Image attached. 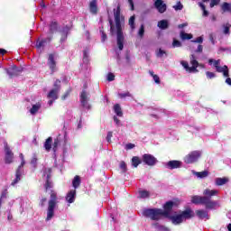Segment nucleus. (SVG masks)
<instances>
[{
  "instance_id": "f257e3e1",
  "label": "nucleus",
  "mask_w": 231,
  "mask_h": 231,
  "mask_svg": "<svg viewBox=\"0 0 231 231\" xmlns=\"http://www.w3.org/2000/svg\"><path fill=\"white\" fill-rule=\"evenodd\" d=\"M180 205H181V200H180V199H174L173 200L165 202L162 206V216L164 217H168V219L171 221L172 225H181V223H184V221L196 217V214L190 207L185 208L184 210H180L177 215L171 216L172 209L174 208H178Z\"/></svg>"
},
{
  "instance_id": "f03ea898",
  "label": "nucleus",
  "mask_w": 231,
  "mask_h": 231,
  "mask_svg": "<svg viewBox=\"0 0 231 231\" xmlns=\"http://www.w3.org/2000/svg\"><path fill=\"white\" fill-rule=\"evenodd\" d=\"M113 12L116 25L113 23V20L110 18L108 20L110 25V34L115 35V33H116L117 46L120 51H122V50H124V41H125V37L124 36V31L122 30V24L125 23V18L124 17V15H122V9L120 8V4L117 5L116 9H114Z\"/></svg>"
},
{
  "instance_id": "7ed1b4c3",
  "label": "nucleus",
  "mask_w": 231,
  "mask_h": 231,
  "mask_svg": "<svg viewBox=\"0 0 231 231\" xmlns=\"http://www.w3.org/2000/svg\"><path fill=\"white\" fill-rule=\"evenodd\" d=\"M193 205H204L207 210H214L217 207V201L210 199L208 197L194 195L191 197Z\"/></svg>"
},
{
  "instance_id": "20e7f679",
  "label": "nucleus",
  "mask_w": 231,
  "mask_h": 231,
  "mask_svg": "<svg viewBox=\"0 0 231 231\" xmlns=\"http://www.w3.org/2000/svg\"><path fill=\"white\" fill-rule=\"evenodd\" d=\"M55 207H57V192L51 189V199L48 202L47 217L45 218V221H51V219H53V216H55Z\"/></svg>"
},
{
  "instance_id": "39448f33",
  "label": "nucleus",
  "mask_w": 231,
  "mask_h": 231,
  "mask_svg": "<svg viewBox=\"0 0 231 231\" xmlns=\"http://www.w3.org/2000/svg\"><path fill=\"white\" fill-rule=\"evenodd\" d=\"M143 216L152 219V221H160L163 216V213L162 212V208H146L143 211Z\"/></svg>"
},
{
  "instance_id": "423d86ee",
  "label": "nucleus",
  "mask_w": 231,
  "mask_h": 231,
  "mask_svg": "<svg viewBox=\"0 0 231 231\" xmlns=\"http://www.w3.org/2000/svg\"><path fill=\"white\" fill-rule=\"evenodd\" d=\"M199 158H201V152L193 151L184 157V162L188 164L196 163Z\"/></svg>"
},
{
  "instance_id": "0eeeda50",
  "label": "nucleus",
  "mask_w": 231,
  "mask_h": 231,
  "mask_svg": "<svg viewBox=\"0 0 231 231\" xmlns=\"http://www.w3.org/2000/svg\"><path fill=\"white\" fill-rule=\"evenodd\" d=\"M79 102L81 106L85 109H91V104H89V94L86 90H82L79 96Z\"/></svg>"
},
{
  "instance_id": "6e6552de",
  "label": "nucleus",
  "mask_w": 231,
  "mask_h": 231,
  "mask_svg": "<svg viewBox=\"0 0 231 231\" xmlns=\"http://www.w3.org/2000/svg\"><path fill=\"white\" fill-rule=\"evenodd\" d=\"M43 176H46V182L44 184V189L48 192L49 189L53 188V182L51 181V168H45L43 170Z\"/></svg>"
},
{
  "instance_id": "1a4fd4ad",
  "label": "nucleus",
  "mask_w": 231,
  "mask_h": 231,
  "mask_svg": "<svg viewBox=\"0 0 231 231\" xmlns=\"http://www.w3.org/2000/svg\"><path fill=\"white\" fill-rule=\"evenodd\" d=\"M143 162H144V165H148V167H154V165L158 163V159L151 153H144L143 155Z\"/></svg>"
},
{
  "instance_id": "9d476101",
  "label": "nucleus",
  "mask_w": 231,
  "mask_h": 231,
  "mask_svg": "<svg viewBox=\"0 0 231 231\" xmlns=\"http://www.w3.org/2000/svg\"><path fill=\"white\" fill-rule=\"evenodd\" d=\"M47 66H49L51 75H53V73L57 71V61H55V54H49Z\"/></svg>"
},
{
  "instance_id": "9b49d317",
  "label": "nucleus",
  "mask_w": 231,
  "mask_h": 231,
  "mask_svg": "<svg viewBox=\"0 0 231 231\" xmlns=\"http://www.w3.org/2000/svg\"><path fill=\"white\" fill-rule=\"evenodd\" d=\"M5 163L6 164L14 163V152H12L8 143L5 144Z\"/></svg>"
},
{
  "instance_id": "f8f14e48",
  "label": "nucleus",
  "mask_w": 231,
  "mask_h": 231,
  "mask_svg": "<svg viewBox=\"0 0 231 231\" xmlns=\"http://www.w3.org/2000/svg\"><path fill=\"white\" fill-rule=\"evenodd\" d=\"M153 6L158 10L159 14H165L167 12V5L163 3V0H156Z\"/></svg>"
},
{
  "instance_id": "ddd939ff",
  "label": "nucleus",
  "mask_w": 231,
  "mask_h": 231,
  "mask_svg": "<svg viewBox=\"0 0 231 231\" xmlns=\"http://www.w3.org/2000/svg\"><path fill=\"white\" fill-rule=\"evenodd\" d=\"M59 30V23L57 22H51L49 25V32L47 37H51L53 40L54 33Z\"/></svg>"
},
{
  "instance_id": "4468645a",
  "label": "nucleus",
  "mask_w": 231,
  "mask_h": 231,
  "mask_svg": "<svg viewBox=\"0 0 231 231\" xmlns=\"http://www.w3.org/2000/svg\"><path fill=\"white\" fill-rule=\"evenodd\" d=\"M190 71L192 73H198V67L199 66V62L196 60V56L194 54H191L190 57Z\"/></svg>"
},
{
  "instance_id": "2eb2a0df",
  "label": "nucleus",
  "mask_w": 231,
  "mask_h": 231,
  "mask_svg": "<svg viewBox=\"0 0 231 231\" xmlns=\"http://www.w3.org/2000/svg\"><path fill=\"white\" fill-rule=\"evenodd\" d=\"M51 41H53V40L49 36H47L44 39L38 40L36 42V48L38 50H41V48H44V46H46V44H50V42H51Z\"/></svg>"
},
{
  "instance_id": "dca6fc26",
  "label": "nucleus",
  "mask_w": 231,
  "mask_h": 231,
  "mask_svg": "<svg viewBox=\"0 0 231 231\" xmlns=\"http://www.w3.org/2000/svg\"><path fill=\"white\" fill-rule=\"evenodd\" d=\"M6 73L10 77V79H14V77H19L21 69H19L17 66H13L11 69L6 70Z\"/></svg>"
},
{
  "instance_id": "f3484780",
  "label": "nucleus",
  "mask_w": 231,
  "mask_h": 231,
  "mask_svg": "<svg viewBox=\"0 0 231 231\" xmlns=\"http://www.w3.org/2000/svg\"><path fill=\"white\" fill-rule=\"evenodd\" d=\"M194 214H196L199 219H210V217L208 216V211L205 209H198L194 212Z\"/></svg>"
},
{
  "instance_id": "a211bd4d",
  "label": "nucleus",
  "mask_w": 231,
  "mask_h": 231,
  "mask_svg": "<svg viewBox=\"0 0 231 231\" xmlns=\"http://www.w3.org/2000/svg\"><path fill=\"white\" fill-rule=\"evenodd\" d=\"M167 169H170L171 171L174 169H180L181 167V162L180 161H169L166 163Z\"/></svg>"
},
{
  "instance_id": "6ab92c4d",
  "label": "nucleus",
  "mask_w": 231,
  "mask_h": 231,
  "mask_svg": "<svg viewBox=\"0 0 231 231\" xmlns=\"http://www.w3.org/2000/svg\"><path fill=\"white\" fill-rule=\"evenodd\" d=\"M77 196V189H71L66 196L68 203H75V197Z\"/></svg>"
},
{
  "instance_id": "aec40b11",
  "label": "nucleus",
  "mask_w": 231,
  "mask_h": 231,
  "mask_svg": "<svg viewBox=\"0 0 231 231\" xmlns=\"http://www.w3.org/2000/svg\"><path fill=\"white\" fill-rule=\"evenodd\" d=\"M217 194H219V191H217V189H206L203 191L204 198H209V199H211L212 196H217Z\"/></svg>"
},
{
  "instance_id": "412c9836",
  "label": "nucleus",
  "mask_w": 231,
  "mask_h": 231,
  "mask_svg": "<svg viewBox=\"0 0 231 231\" xmlns=\"http://www.w3.org/2000/svg\"><path fill=\"white\" fill-rule=\"evenodd\" d=\"M21 176H23V171L16 169L15 179L11 182L12 187H15L21 181Z\"/></svg>"
},
{
  "instance_id": "4be33fe9",
  "label": "nucleus",
  "mask_w": 231,
  "mask_h": 231,
  "mask_svg": "<svg viewBox=\"0 0 231 231\" xmlns=\"http://www.w3.org/2000/svg\"><path fill=\"white\" fill-rule=\"evenodd\" d=\"M89 10L94 15L98 14V6L97 5V0H92L89 4Z\"/></svg>"
},
{
  "instance_id": "5701e85b",
  "label": "nucleus",
  "mask_w": 231,
  "mask_h": 231,
  "mask_svg": "<svg viewBox=\"0 0 231 231\" xmlns=\"http://www.w3.org/2000/svg\"><path fill=\"white\" fill-rule=\"evenodd\" d=\"M217 73H223L224 77H230L228 73V66L224 65L223 67L219 66L216 68Z\"/></svg>"
},
{
  "instance_id": "b1692460",
  "label": "nucleus",
  "mask_w": 231,
  "mask_h": 231,
  "mask_svg": "<svg viewBox=\"0 0 231 231\" xmlns=\"http://www.w3.org/2000/svg\"><path fill=\"white\" fill-rule=\"evenodd\" d=\"M222 14H226V12H229L231 14V3L224 2L220 5Z\"/></svg>"
},
{
  "instance_id": "393cba45",
  "label": "nucleus",
  "mask_w": 231,
  "mask_h": 231,
  "mask_svg": "<svg viewBox=\"0 0 231 231\" xmlns=\"http://www.w3.org/2000/svg\"><path fill=\"white\" fill-rule=\"evenodd\" d=\"M215 181H216V185L217 187H221L223 185H226V183H228L229 180L226 177H223V178H217Z\"/></svg>"
},
{
  "instance_id": "a878e982",
  "label": "nucleus",
  "mask_w": 231,
  "mask_h": 231,
  "mask_svg": "<svg viewBox=\"0 0 231 231\" xmlns=\"http://www.w3.org/2000/svg\"><path fill=\"white\" fill-rule=\"evenodd\" d=\"M47 98H51V100H57L59 98V90L52 88L47 95Z\"/></svg>"
},
{
  "instance_id": "bb28decb",
  "label": "nucleus",
  "mask_w": 231,
  "mask_h": 231,
  "mask_svg": "<svg viewBox=\"0 0 231 231\" xmlns=\"http://www.w3.org/2000/svg\"><path fill=\"white\" fill-rule=\"evenodd\" d=\"M157 26L161 30H167V28H169V21H167V20H161V21L158 22Z\"/></svg>"
},
{
  "instance_id": "cd10ccee",
  "label": "nucleus",
  "mask_w": 231,
  "mask_h": 231,
  "mask_svg": "<svg viewBox=\"0 0 231 231\" xmlns=\"http://www.w3.org/2000/svg\"><path fill=\"white\" fill-rule=\"evenodd\" d=\"M51 143H53V138L51 137L47 138L44 143V148L48 152L51 151Z\"/></svg>"
},
{
  "instance_id": "c85d7f7f",
  "label": "nucleus",
  "mask_w": 231,
  "mask_h": 231,
  "mask_svg": "<svg viewBox=\"0 0 231 231\" xmlns=\"http://www.w3.org/2000/svg\"><path fill=\"white\" fill-rule=\"evenodd\" d=\"M80 183H81L80 176L76 175L72 180V187L74 189H79L80 187Z\"/></svg>"
},
{
  "instance_id": "c756f323",
  "label": "nucleus",
  "mask_w": 231,
  "mask_h": 231,
  "mask_svg": "<svg viewBox=\"0 0 231 231\" xmlns=\"http://www.w3.org/2000/svg\"><path fill=\"white\" fill-rule=\"evenodd\" d=\"M180 36L182 41H190V39L193 37L191 33H187L184 31L180 32Z\"/></svg>"
},
{
  "instance_id": "7c9ffc66",
  "label": "nucleus",
  "mask_w": 231,
  "mask_h": 231,
  "mask_svg": "<svg viewBox=\"0 0 231 231\" xmlns=\"http://www.w3.org/2000/svg\"><path fill=\"white\" fill-rule=\"evenodd\" d=\"M134 21H136V16L132 15L128 20V24L132 30V32H134V29L136 28V25L134 23Z\"/></svg>"
},
{
  "instance_id": "2f4dec72",
  "label": "nucleus",
  "mask_w": 231,
  "mask_h": 231,
  "mask_svg": "<svg viewBox=\"0 0 231 231\" xmlns=\"http://www.w3.org/2000/svg\"><path fill=\"white\" fill-rule=\"evenodd\" d=\"M39 109H41V103L32 105V108L30 109L31 115H36L39 112Z\"/></svg>"
},
{
  "instance_id": "473e14b6",
  "label": "nucleus",
  "mask_w": 231,
  "mask_h": 231,
  "mask_svg": "<svg viewBox=\"0 0 231 231\" xmlns=\"http://www.w3.org/2000/svg\"><path fill=\"white\" fill-rule=\"evenodd\" d=\"M114 111L118 116H124V112H122V106H120V104H116L114 106Z\"/></svg>"
},
{
  "instance_id": "72a5a7b5",
  "label": "nucleus",
  "mask_w": 231,
  "mask_h": 231,
  "mask_svg": "<svg viewBox=\"0 0 231 231\" xmlns=\"http://www.w3.org/2000/svg\"><path fill=\"white\" fill-rule=\"evenodd\" d=\"M142 163V160H140V157L138 156H134L132 158V165L133 167H134L135 169L138 167V165H140Z\"/></svg>"
},
{
  "instance_id": "f704fd0d",
  "label": "nucleus",
  "mask_w": 231,
  "mask_h": 231,
  "mask_svg": "<svg viewBox=\"0 0 231 231\" xmlns=\"http://www.w3.org/2000/svg\"><path fill=\"white\" fill-rule=\"evenodd\" d=\"M199 6L201 8L203 12V17H208V11H207V7L205 6V5L201 2H199Z\"/></svg>"
},
{
  "instance_id": "c9c22d12",
  "label": "nucleus",
  "mask_w": 231,
  "mask_h": 231,
  "mask_svg": "<svg viewBox=\"0 0 231 231\" xmlns=\"http://www.w3.org/2000/svg\"><path fill=\"white\" fill-rule=\"evenodd\" d=\"M153 226H155L159 231H171L169 227L162 226L160 223H154Z\"/></svg>"
},
{
  "instance_id": "e433bc0d",
  "label": "nucleus",
  "mask_w": 231,
  "mask_h": 231,
  "mask_svg": "<svg viewBox=\"0 0 231 231\" xmlns=\"http://www.w3.org/2000/svg\"><path fill=\"white\" fill-rule=\"evenodd\" d=\"M139 196L142 199H145L151 196V193L147 190L139 191Z\"/></svg>"
},
{
  "instance_id": "4c0bfd02",
  "label": "nucleus",
  "mask_w": 231,
  "mask_h": 231,
  "mask_svg": "<svg viewBox=\"0 0 231 231\" xmlns=\"http://www.w3.org/2000/svg\"><path fill=\"white\" fill-rule=\"evenodd\" d=\"M223 28H224L223 33L225 35L230 34V28H231L230 23H226V24H224Z\"/></svg>"
},
{
  "instance_id": "58836bf2",
  "label": "nucleus",
  "mask_w": 231,
  "mask_h": 231,
  "mask_svg": "<svg viewBox=\"0 0 231 231\" xmlns=\"http://www.w3.org/2000/svg\"><path fill=\"white\" fill-rule=\"evenodd\" d=\"M149 74L151 75V77H152L155 84H160V77L156 74H154V71L152 70H149Z\"/></svg>"
},
{
  "instance_id": "ea45409f",
  "label": "nucleus",
  "mask_w": 231,
  "mask_h": 231,
  "mask_svg": "<svg viewBox=\"0 0 231 231\" xmlns=\"http://www.w3.org/2000/svg\"><path fill=\"white\" fill-rule=\"evenodd\" d=\"M195 174L198 178L203 179V178H207V176H208V171H197Z\"/></svg>"
},
{
  "instance_id": "a19ab883",
  "label": "nucleus",
  "mask_w": 231,
  "mask_h": 231,
  "mask_svg": "<svg viewBox=\"0 0 231 231\" xmlns=\"http://www.w3.org/2000/svg\"><path fill=\"white\" fill-rule=\"evenodd\" d=\"M118 97H119V98H126V97H129L130 98H133V94L129 91H126L125 93H119Z\"/></svg>"
},
{
  "instance_id": "79ce46f5",
  "label": "nucleus",
  "mask_w": 231,
  "mask_h": 231,
  "mask_svg": "<svg viewBox=\"0 0 231 231\" xmlns=\"http://www.w3.org/2000/svg\"><path fill=\"white\" fill-rule=\"evenodd\" d=\"M138 35L141 39H143V35H145V26L143 24L141 25L138 31Z\"/></svg>"
},
{
  "instance_id": "37998d69",
  "label": "nucleus",
  "mask_w": 231,
  "mask_h": 231,
  "mask_svg": "<svg viewBox=\"0 0 231 231\" xmlns=\"http://www.w3.org/2000/svg\"><path fill=\"white\" fill-rule=\"evenodd\" d=\"M180 64L184 67V69H186V71H189V73H192V70H190V67L189 66V62L182 60Z\"/></svg>"
},
{
  "instance_id": "c03bdc74",
  "label": "nucleus",
  "mask_w": 231,
  "mask_h": 231,
  "mask_svg": "<svg viewBox=\"0 0 231 231\" xmlns=\"http://www.w3.org/2000/svg\"><path fill=\"white\" fill-rule=\"evenodd\" d=\"M53 89L57 91H60V79H56L53 84Z\"/></svg>"
},
{
  "instance_id": "a18cd8bd",
  "label": "nucleus",
  "mask_w": 231,
  "mask_h": 231,
  "mask_svg": "<svg viewBox=\"0 0 231 231\" xmlns=\"http://www.w3.org/2000/svg\"><path fill=\"white\" fill-rule=\"evenodd\" d=\"M209 64H212L213 62V66L216 68L219 67V64H221V60H213L212 59L208 60Z\"/></svg>"
},
{
  "instance_id": "49530a36",
  "label": "nucleus",
  "mask_w": 231,
  "mask_h": 231,
  "mask_svg": "<svg viewBox=\"0 0 231 231\" xmlns=\"http://www.w3.org/2000/svg\"><path fill=\"white\" fill-rule=\"evenodd\" d=\"M120 169L122 172H127V164L125 163V162L122 161L120 162Z\"/></svg>"
},
{
  "instance_id": "de8ad7c7",
  "label": "nucleus",
  "mask_w": 231,
  "mask_h": 231,
  "mask_svg": "<svg viewBox=\"0 0 231 231\" xmlns=\"http://www.w3.org/2000/svg\"><path fill=\"white\" fill-rule=\"evenodd\" d=\"M173 8L175 9L176 12L180 11V10H183V5L181 4V2H177L176 5H173Z\"/></svg>"
},
{
  "instance_id": "09e8293b",
  "label": "nucleus",
  "mask_w": 231,
  "mask_h": 231,
  "mask_svg": "<svg viewBox=\"0 0 231 231\" xmlns=\"http://www.w3.org/2000/svg\"><path fill=\"white\" fill-rule=\"evenodd\" d=\"M172 46H173V48H181V42H180L176 39H173Z\"/></svg>"
},
{
  "instance_id": "8fccbe9b",
  "label": "nucleus",
  "mask_w": 231,
  "mask_h": 231,
  "mask_svg": "<svg viewBox=\"0 0 231 231\" xmlns=\"http://www.w3.org/2000/svg\"><path fill=\"white\" fill-rule=\"evenodd\" d=\"M60 143V141L59 139H54V143L52 144L53 152L57 151V147H59V144Z\"/></svg>"
},
{
  "instance_id": "3c124183",
  "label": "nucleus",
  "mask_w": 231,
  "mask_h": 231,
  "mask_svg": "<svg viewBox=\"0 0 231 231\" xmlns=\"http://www.w3.org/2000/svg\"><path fill=\"white\" fill-rule=\"evenodd\" d=\"M71 93V88L68 89L63 96H61V100H66Z\"/></svg>"
},
{
  "instance_id": "603ef678",
  "label": "nucleus",
  "mask_w": 231,
  "mask_h": 231,
  "mask_svg": "<svg viewBox=\"0 0 231 231\" xmlns=\"http://www.w3.org/2000/svg\"><path fill=\"white\" fill-rule=\"evenodd\" d=\"M221 0H211L209 6L210 8H214V6H217Z\"/></svg>"
},
{
  "instance_id": "864d4df0",
  "label": "nucleus",
  "mask_w": 231,
  "mask_h": 231,
  "mask_svg": "<svg viewBox=\"0 0 231 231\" xmlns=\"http://www.w3.org/2000/svg\"><path fill=\"white\" fill-rule=\"evenodd\" d=\"M101 33V41L103 42H106L107 41V34L104 31H100Z\"/></svg>"
},
{
  "instance_id": "5fc2aeb1",
  "label": "nucleus",
  "mask_w": 231,
  "mask_h": 231,
  "mask_svg": "<svg viewBox=\"0 0 231 231\" xmlns=\"http://www.w3.org/2000/svg\"><path fill=\"white\" fill-rule=\"evenodd\" d=\"M66 39H68V32L63 31L61 32L60 42H64V41H66Z\"/></svg>"
},
{
  "instance_id": "6e6d98bb",
  "label": "nucleus",
  "mask_w": 231,
  "mask_h": 231,
  "mask_svg": "<svg viewBox=\"0 0 231 231\" xmlns=\"http://www.w3.org/2000/svg\"><path fill=\"white\" fill-rule=\"evenodd\" d=\"M106 80H108V82H113V80H115V74L113 73H108L107 74V78H106Z\"/></svg>"
},
{
  "instance_id": "4d7b16f0",
  "label": "nucleus",
  "mask_w": 231,
  "mask_h": 231,
  "mask_svg": "<svg viewBox=\"0 0 231 231\" xmlns=\"http://www.w3.org/2000/svg\"><path fill=\"white\" fill-rule=\"evenodd\" d=\"M6 196H8V189H5L2 191L0 199H2V200L5 199V198H6Z\"/></svg>"
},
{
  "instance_id": "13d9d810",
  "label": "nucleus",
  "mask_w": 231,
  "mask_h": 231,
  "mask_svg": "<svg viewBox=\"0 0 231 231\" xmlns=\"http://www.w3.org/2000/svg\"><path fill=\"white\" fill-rule=\"evenodd\" d=\"M206 76L208 77V79H215L216 73L210 72V71H207L206 72Z\"/></svg>"
},
{
  "instance_id": "bf43d9fd",
  "label": "nucleus",
  "mask_w": 231,
  "mask_h": 231,
  "mask_svg": "<svg viewBox=\"0 0 231 231\" xmlns=\"http://www.w3.org/2000/svg\"><path fill=\"white\" fill-rule=\"evenodd\" d=\"M163 55H167V52L162 49H159V51L157 53V57H163Z\"/></svg>"
},
{
  "instance_id": "052dcab7",
  "label": "nucleus",
  "mask_w": 231,
  "mask_h": 231,
  "mask_svg": "<svg viewBox=\"0 0 231 231\" xmlns=\"http://www.w3.org/2000/svg\"><path fill=\"white\" fill-rule=\"evenodd\" d=\"M112 138H113V132H108L106 135V142L110 143Z\"/></svg>"
},
{
  "instance_id": "680f3d73",
  "label": "nucleus",
  "mask_w": 231,
  "mask_h": 231,
  "mask_svg": "<svg viewBox=\"0 0 231 231\" xmlns=\"http://www.w3.org/2000/svg\"><path fill=\"white\" fill-rule=\"evenodd\" d=\"M37 157L34 156L32 157V159L31 160V165H33V167H37Z\"/></svg>"
},
{
  "instance_id": "e2e57ef3",
  "label": "nucleus",
  "mask_w": 231,
  "mask_h": 231,
  "mask_svg": "<svg viewBox=\"0 0 231 231\" xmlns=\"http://www.w3.org/2000/svg\"><path fill=\"white\" fill-rule=\"evenodd\" d=\"M134 147H135L134 143H127V144L125 145L126 151H129V150H131V149H134Z\"/></svg>"
},
{
  "instance_id": "0e129e2a",
  "label": "nucleus",
  "mask_w": 231,
  "mask_h": 231,
  "mask_svg": "<svg viewBox=\"0 0 231 231\" xmlns=\"http://www.w3.org/2000/svg\"><path fill=\"white\" fill-rule=\"evenodd\" d=\"M195 51L196 53H203V45L199 44Z\"/></svg>"
},
{
  "instance_id": "69168bd1",
  "label": "nucleus",
  "mask_w": 231,
  "mask_h": 231,
  "mask_svg": "<svg viewBox=\"0 0 231 231\" xmlns=\"http://www.w3.org/2000/svg\"><path fill=\"white\" fill-rule=\"evenodd\" d=\"M193 42H198L199 44H201L203 42V38L201 36L198 37Z\"/></svg>"
},
{
  "instance_id": "338daca9",
  "label": "nucleus",
  "mask_w": 231,
  "mask_h": 231,
  "mask_svg": "<svg viewBox=\"0 0 231 231\" xmlns=\"http://www.w3.org/2000/svg\"><path fill=\"white\" fill-rule=\"evenodd\" d=\"M25 163H26V162L24 160H23L17 169H19V171H23V167H24Z\"/></svg>"
},
{
  "instance_id": "774afa93",
  "label": "nucleus",
  "mask_w": 231,
  "mask_h": 231,
  "mask_svg": "<svg viewBox=\"0 0 231 231\" xmlns=\"http://www.w3.org/2000/svg\"><path fill=\"white\" fill-rule=\"evenodd\" d=\"M46 201H47L46 198L42 199L41 201H40L41 207H44V203H46Z\"/></svg>"
}]
</instances>
